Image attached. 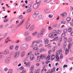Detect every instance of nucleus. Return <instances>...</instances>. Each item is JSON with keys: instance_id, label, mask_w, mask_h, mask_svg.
<instances>
[{"instance_id": "15", "label": "nucleus", "mask_w": 73, "mask_h": 73, "mask_svg": "<svg viewBox=\"0 0 73 73\" xmlns=\"http://www.w3.org/2000/svg\"><path fill=\"white\" fill-rule=\"evenodd\" d=\"M55 70H56V69L55 68H53L51 70V71L50 72V73H54V72H55Z\"/></svg>"}, {"instance_id": "17", "label": "nucleus", "mask_w": 73, "mask_h": 73, "mask_svg": "<svg viewBox=\"0 0 73 73\" xmlns=\"http://www.w3.org/2000/svg\"><path fill=\"white\" fill-rule=\"evenodd\" d=\"M38 18L39 19H44V16L42 15H40L38 16Z\"/></svg>"}, {"instance_id": "40", "label": "nucleus", "mask_w": 73, "mask_h": 73, "mask_svg": "<svg viewBox=\"0 0 73 73\" xmlns=\"http://www.w3.org/2000/svg\"><path fill=\"white\" fill-rule=\"evenodd\" d=\"M49 18H52L53 17V15L52 14H50L48 15Z\"/></svg>"}, {"instance_id": "26", "label": "nucleus", "mask_w": 73, "mask_h": 73, "mask_svg": "<svg viewBox=\"0 0 73 73\" xmlns=\"http://www.w3.org/2000/svg\"><path fill=\"white\" fill-rule=\"evenodd\" d=\"M25 55V52L23 51L22 52L21 56V57H24V56Z\"/></svg>"}, {"instance_id": "14", "label": "nucleus", "mask_w": 73, "mask_h": 73, "mask_svg": "<svg viewBox=\"0 0 73 73\" xmlns=\"http://www.w3.org/2000/svg\"><path fill=\"white\" fill-rule=\"evenodd\" d=\"M4 54H8V53H9V50H6L5 51H4Z\"/></svg>"}, {"instance_id": "12", "label": "nucleus", "mask_w": 73, "mask_h": 73, "mask_svg": "<svg viewBox=\"0 0 73 73\" xmlns=\"http://www.w3.org/2000/svg\"><path fill=\"white\" fill-rule=\"evenodd\" d=\"M35 29V26L34 25H33L31 26L29 28L30 31H33Z\"/></svg>"}, {"instance_id": "53", "label": "nucleus", "mask_w": 73, "mask_h": 73, "mask_svg": "<svg viewBox=\"0 0 73 73\" xmlns=\"http://www.w3.org/2000/svg\"><path fill=\"white\" fill-rule=\"evenodd\" d=\"M64 42H66L67 41H68V39H67V38H66L65 37L64 38Z\"/></svg>"}, {"instance_id": "19", "label": "nucleus", "mask_w": 73, "mask_h": 73, "mask_svg": "<svg viewBox=\"0 0 73 73\" xmlns=\"http://www.w3.org/2000/svg\"><path fill=\"white\" fill-rule=\"evenodd\" d=\"M58 37L57 36L53 40V41H58Z\"/></svg>"}, {"instance_id": "8", "label": "nucleus", "mask_w": 73, "mask_h": 73, "mask_svg": "<svg viewBox=\"0 0 73 73\" xmlns=\"http://www.w3.org/2000/svg\"><path fill=\"white\" fill-rule=\"evenodd\" d=\"M43 35H44V33H42L40 32V33H39L38 34L37 37L38 38H41V37L43 36Z\"/></svg>"}, {"instance_id": "54", "label": "nucleus", "mask_w": 73, "mask_h": 73, "mask_svg": "<svg viewBox=\"0 0 73 73\" xmlns=\"http://www.w3.org/2000/svg\"><path fill=\"white\" fill-rule=\"evenodd\" d=\"M48 29L49 30H52L53 29V28L51 27H48Z\"/></svg>"}, {"instance_id": "18", "label": "nucleus", "mask_w": 73, "mask_h": 73, "mask_svg": "<svg viewBox=\"0 0 73 73\" xmlns=\"http://www.w3.org/2000/svg\"><path fill=\"white\" fill-rule=\"evenodd\" d=\"M38 49V48L37 47H35L33 48V50L34 51H36V50H37Z\"/></svg>"}, {"instance_id": "39", "label": "nucleus", "mask_w": 73, "mask_h": 73, "mask_svg": "<svg viewBox=\"0 0 73 73\" xmlns=\"http://www.w3.org/2000/svg\"><path fill=\"white\" fill-rule=\"evenodd\" d=\"M52 57H54V58H51V60H52V61H53V60L55 58V56L54 55H52Z\"/></svg>"}, {"instance_id": "37", "label": "nucleus", "mask_w": 73, "mask_h": 73, "mask_svg": "<svg viewBox=\"0 0 73 73\" xmlns=\"http://www.w3.org/2000/svg\"><path fill=\"white\" fill-rule=\"evenodd\" d=\"M34 14L36 15H38L39 14V12L38 11H35L34 12Z\"/></svg>"}, {"instance_id": "4", "label": "nucleus", "mask_w": 73, "mask_h": 73, "mask_svg": "<svg viewBox=\"0 0 73 73\" xmlns=\"http://www.w3.org/2000/svg\"><path fill=\"white\" fill-rule=\"evenodd\" d=\"M39 5H40L39 3L35 4L33 5V8L35 9L38 8V7L39 6Z\"/></svg>"}, {"instance_id": "42", "label": "nucleus", "mask_w": 73, "mask_h": 73, "mask_svg": "<svg viewBox=\"0 0 73 73\" xmlns=\"http://www.w3.org/2000/svg\"><path fill=\"white\" fill-rule=\"evenodd\" d=\"M71 20V18L69 17H68L66 19L67 21H70Z\"/></svg>"}, {"instance_id": "13", "label": "nucleus", "mask_w": 73, "mask_h": 73, "mask_svg": "<svg viewBox=\"0 0 73 73\" xmlns=\"http://www.w3.org/2000/svg\"><path fill=\"white\" fill-rule=\"evenodd\" d=\"M35 58L34 55L32 54L30 56V60L31 61H33V60Z\"/></svg>"}, {"instance_id": "41", "label": "nucleus", "mask_w": 73, "mask_h": 73, "mask_svg": "<svg viewBox=\"0 0 73 73\" xmlns=\"http://www.w3.org/2000/svg\"><path fill=\"white\" fill-rule=\"evenodd\" d=\"M65 36H66V34H65V33H63L61 35V36L62 37H65Z\"/></svg>"}, {"instance_id": "29", "label": "nucleus", "mask_w": 73, "mask_h": 73, "mask_svg": "<svg viewBox=\"0 0 73 73\" xmlns=\"http://www.w3.org/2000/svg\"><path fill=\"white\" fill-rule=\"evenodd\" d=\"M9 49L10 50H12L13 48V45H10L9 47Z\"/></svg>"}, {"instance_id": "59", "label": "nucleus", "mask_w": 73, "mask_h": 73, "mask_svg": "<svg viewBox=\"0 0 73 73\" xmlns=\"http://www.w3.org/2000/svg\"><path fill=\"white\" fill-rule=\"evenodd\" d=\"M25 36H28V32H25Z\"/></svg>"}, {"instance_id": "32", "label": "nucleus", "mask_w": 73, "mask_h": 73, "mask_svg": "<svg viewBox=\"0 0 73 73\" xmlns=\"http://www.w3.org/2000/svg\"><path fill=\"white\" fill-rule=\"evenodd\" d=\"M72 31V29L71 28H70L68 29V32H71Z\"/></svg>"}, {"instance_id": "11", "label": "nucleus", "mask_w": 73, "mask_h": 73, "mask_svg": "<svg viewBox=\"0 0 73 73\" xmlns=\"http://www.w3.org/2000/svg\"><path fill=\"white\" fill-rule=\"evenodd\" d=\"M44 12L46 13H49L50 12V9H45Z\"/></svg>"}, {"instance_id": "57", "label": "nucleus", "mask_w": 73, "mask_h": 73, "mask_svg": "<svg viewBox=\"0 0 73 73\" xmlns=\"http://www.w3.org/2000/svg\"><path fill=\"white\" fill-rule=\"evenodd\" d=\"M8 35V33H5V34L3 36V37L4 38L6 36H7V35Z\"/></svg>"}, {"instance_id": "51", "label": "nucleus", "mask_w": 73, "mask_h": 73, "mask_svg": "<svg viewBox=\"0 0 73 73\" xmlns=\"http://www.w3.org/2000/svg\"><path fill=\"white\" fill-rule=\"evenodd\" d=\"M72 46V44L70 43L68 44V49H70L71 48V47H70L71 46Z\"/></svg>"}, {"instance_id": "38", "label": "nucleus", "mask_w": 73, "mask_h": 73, "mask_svg": "<svg viewBox=\"0 0 73 73\" xmlns=\"http://www.w3.org/2000/svg\"><path fill=\"white\" fill-rule=\"evenodd\" d=\"M41 0H36V2L37 3H41Z\"/></svg>"}, {"instance_id": "23", "label": "nucleus", "mask_w": 73, "mask_h": 73, "mask_svg": "<svg viewBox=\"0 0 73 73\" xmlns=\"http://www.w3.org/2000/svg\"><path fill=\"white\" fill-rule=\"evenodd\" d=\"M65 53L66 54H68L69 53V50H68V49H66V52Z\"/></svg>"}, {"instance_id": "55", "label": "nucleus", "mask_w": 73, "mask_h": 73, "mask_svg": "<svg viewBox=\"0 0 73 73\" xmlns=\"http://www.w3.org/2000/svg\"><path fill=\"white\" fill-rule=\"evenodd\" d=\"M16 32V30L14 29L12 31V33H15Z\"/></svg>"}, {"instance_id": "36", "label": "nucleus", "mask_w": 73, "mask_h": 73, "mask_svg": "<svg viewBox=\"0 0 73 73\" xmlns=\"http://www.w3.org/2000/svg\"><path fill=\"white\" fill-rule=\"evenodd\" d=\"M72 41V39L70 38H69L68 41V42H71Z\"/></svg>"}, {"instance_id": "16", "label": "nucleus", "mask_w": 73, "mask_h": 73, "mask_svg": "<svg viewBox=\"0 0 73 73\" xmlns=\"http://www.w3.org/2000/svg\"><path fill=\"white\" fill-rule=\"evenodd\" d=\"M35 56L38 55L40 54V52L38 51H36L35 52Z\"/></svg>"}, {"instance_id": "25", "label": "nucleus", "mask_w": 73, "mask_h": 73, "mask_svg": "<svg viewBox=\"0 0 73 73\" xmlns=\"http://www.w3.org/2000/svg\"><path fill=\"white\" fill-rule=\"evenodd\" d=\"M45 29H43L41 31V33H44L45 32Z\"/></svg>"}, {"instance_id": "62", "label": "nucleus", "mask_w": 73, "mask_h": 73, "mask_svg": "<svg viewBox=\"0 0 73 73\" xmlns=\"http://www.w3.org/2000/svg\"><path fill=\"white\" fill-rule=\"evenodd\" d=\"M28 28L29 27H30V26H31V23H28Z\"/></svg>"}, {"instance_id": "21", "label": "nucleus", "mask_w": 73, "mask_h": 73, "mask_svg": "<svg viewBox=\"0 0 73 73\" xmlns=\"http://www.w3.org/2000/svg\"><path fill=\"white\" fill-rule=\"evenodd\" d=\"M56 48H57V46H55L52 49V52L53 53H54L55 52V50H56Z\"/></svg>"}, {"instance_id": "60", "label": "nucleus", "mask_w": 73, "mask_h": 73, "mask_svg": "<svg viewBox=\"0 0 73 73\" xmlns=\"http://www.w3.org/2000/svg\"><path fill=\"white\" fill-rule=\"evenodd\" d=\"M36 62H38L40 61V59L39 58H38L36 60Z\"/></svg>"}, {"instance_id": "45", "label": "nucleus", "mask_w": 73, "mask_h": 73, "mask_svg": "<svg viewBox=\"0 0 73 73\" xmlns=\"http://www.w3.org/2000/svg\"><path fill=\"white\" fill-rule=\"evenodd\" d=\"M32 51H30L28 54V57H29L30 56H31V54H32Z\"/></svg>"}, {"instance_id": "34", "label": "nucleus", "mask_w": 73, "mask_h": 73, "mask_svg": "<svg viewBox=\"0 0 73 73\" xmlns=\"http://www.w3.org/2000/svg\"><path fill=\"white\" fill-rule=\"evenodd\" d=\"M52 1V0H46L44 2L45 3H50V2Z\"/></svg>"}, {"instance_id": "7", "label": "nucleus", "mask_w": 73, "mask_h": 73, "mask_svg": "<svg viewBox=\"0 0 73 73\" xmlns=\"http://www.w3.org/2000/svg\"><path fill=\"white\" fill-rule=\"evenodd\" d=\"M46 58V56L45 55H40V58H41L42 60H44Z\"/></svg>"}, {"instance_id": "27", "label": "nucleus", "mask_w": 73, "mask_h": 73, "mask_svg": "<svg viewBox=\"0 0 73 73\" xmlns=\"http://www.w3.org/2000/svg\"><path fill=\"white\" fill-rule=\"evenodd\" d=\"M50 55H49L46 58V60H50Z\"/></svg>"}, {"instance_id": "28", "label": "nucleus", "mask_w": 73, "mask_h": 73, "mask_svg": "<svg viewBox=\"0 0 73 73\" xmlns=\"http://www.w3.org/2000/svg\"><path fill=\"white\" fill-rule=\"evenodd\" d=\"M33 17L34 19H36L37 17V15H36V14H34L33 15Z\"/></svg>"}, {"instance_id": "46", "label": "nucleus", "mask_w": 73, "mask_h": 73, "mask_svg": "<svg viewBox=\"0 0 73 73\" xmlns=\"http://www.w3.org/2000/svg\"><path fill=\"white\" fill-rule=\"evenodd\" d=\"M67 31H68V30L66 29H64L63 30V32H64V33H66V32H67Z\"/></svg>"}, {"instance_id": "56", "label": "nucleus", "mask_w": 73, "mask_h": 73, "mask_svg": "<svg viewBox=\"0 0 73 73\" xmlns=\"http://www.w3.org/2000/svg\"><path fill=\"white\" fill-rule=\"evenodd\" d=\"M19 48V46H16L15 47V49L16 50H17L18 48Z\"/></svg>"}, {"instance_id": "50", "label": "nucleus", "mask_w": 73, "mask_h": 73, "mask_svg": "<svg viewBox=\"0 0 73 73\" xmlns=\"http://www.w3.org/2000/svg\"><path fill=\"white\" fill-rule=\"evenodd\" d=\"M61 24H66V22L65 21H62L61 22Z\"/></svg>"}, {"instance_id": "47", "label": "nucleus", "mask_w": 73, "mask_h": 73, "mask_svg": "<svg viewBox=\"0 0 73 73\" xmlns=\"http://www.w3.org/2000/svg\"><path fill=\"white\" fill-rule=\"evenodd\" d=\"M56 58L57 59V60H59V59H60V58H59V57L58 56V55L56 54Z\"/></svg>"}, {"instance_id": "6", "label": "nucleus", "mask_w": 73, "mask_h": 73, "mask_svg": "<svg viewBox=\"0 0 73 73\" xmlns=\"http://www.w3.org/2000/svg\"><path fill=\"white\" fill-rule=\"evenodd\" d=\"M24 19H23L22 21H21L17 25V27H21V26H22L23 24L24 23Z\"/></svg>"}, {"instance_id": "24", "label": "nucleus", "mask_w": 73, "mask_h": 73, "mask_svg": "<svg viewBox=\"0 0 73 73\" xmlns=\"http://www.w3.org/2000/svg\"><path fill=\"white\" fill-rule=\"evenodd\" d=\"M62 32V31L61 30H59L58 31H57V34L58 35H60V34Z\"/></svg>"}, {"instance_id": "20", "label": "nucleus", "mask_w": 73, "mask_h": 73, "mask_svg": "<svg viewBox=\"0 0 73 73\" xmlns=\"http://www.w3.org/2000/svg\"><path fill=\"white\" fill-rule=\"evenodd\" d=\"M37 33H38V32H35L33 33L32 34V35L33 36H36L37 35Z\"/></svg>"}, {"instance_id": "22", "label": "nucleus", "mask_w": 73, "mask_h": 73, "mask_svg": "<svg viewBox=\"0 0 73 73\" xmlns=\"http://www.w3.org/2000/svg\"><path fill=\"white\" fill-rule=\"evenodd\" d=\"M34 66H34V65H33L31 66V68H30L31 70V71H33V70H34Z\"/></svg>"}, {"instance_id": "3", "label": "nucleus", "mask_w": 73, "mask_h": 73, "mask_svg": "<svg viewBox=\"0 0 73 73\" xmlns=\"http://www.w3.org/2000/svg\"><path fill=\"white\" fill-rule=\"evenodd\" d=\"M57 35L56 34H54L52 33H50L49 35V36L50 38H54L55 36H57Z\"/></svg>"}, {"instance_id": "31", "label": "nucleus", "mask_w": 73, "mask_h": 73, "mask_svg": "<svg viewBox=\"0 0 73 73\" xmlns=\"http://www.w3.org/2000/svg\"><path fill=\"white\" fill-rule=\"evenodd\" d=\"M13 71L12 69H10L8 72V73H12Z\"/></svg>"}, {"instance_id": "2", "label": "nucleus", "mask_w": 73, "mask_h": 73, "mask_svg": "<svg viewBox=\"0 0 73 73\" xmlns=\"http://www.w3.org/2000/svg\"><path fill=\"white\" fill-rule=\"evenodd\" d=\"M19 54H20V52L19 51L16 52L15 53L14 55V58H17L19 57Z\"/></svg>"}, {"instance_id": "49", "label": "nucleus", "mask_w": 73, "mask_h": 73, "mask_svg": "<svg viewBox=\"0 0 73 73\" xmlns=\"http://www.w3.org/2000/svg\"><path fill=\"white\" fill-rule=\"evenodd\" d=\"M62 38H60L59 39V42H61V41H62Z\"/></svg>"}, {"instance_id": "58", "label": "nucleus", "mask_w": 73, "mask_h": 73, "mask_svg": "<svg viewBox=\"0 0 73 73\" xmlns=\"http://www.w3.org/2000/svg\"><path fill=\"white\" fill-rule=\"evenodd\" d=\"M24 69V68L23 66H21L19 68V69H20V70H23V69Z\"/></svg>"}, {"instance_id": "9", "label": "nucleus", "mask_w": 73, "mask_h": 73, "mask_svg": "<svg viewBox=\"0 0 73 73\" xmlns=\"http://www.w3.org/2000/svg\"><path fill=\"white\" fill-rule=\"evenodd\" d=\"M60 16L62 17H65L67 16V14L66 13H64L62 14H60Z\"/></svg>"}, {"instance_id": "35", "label": "nucleus", "mask_w": 73, "mask_h": 73, "mask_svg": "<svg viewBox=\"0 0 73 73\" xmlns=\"http://www.w3.org/2000/svg\"><path fill=\"white\" fill-rule=\"evenodd\" d=\"M5 62L6 63L8 64V63H9V60L8 59H6L5 60Z\"/></svg>"}, {"instance_id": "44", "label": "nucleus", "mask_w": 73, "mask_h": 73, "mask_svg": "<svg viewBox=\"0 0 73 73\" xmlns=\"http://www.w3.org/2000/svg\"><path fill=\"white\" fill-rule=\"evenodd\" d=\"M40 42H41V40H38L36 42V44H40Z\"/></svg>"}, {"instance_id": "33", "label": "nucleus", "mask_w": 73, "mask_h": 73, "mask_svg": "<svg viewBox=\"0 0 73 73\" xmlns=\"http://www.w3.org/2000/svg\"><path fill=\"white\" fill-rule=\"evenodd\" d=\"M23 17V16L21 15H20L18 18V19H22Z\"/></svg>"}, {"instance_id": "63", "label": "nucleus", "mask_w": 73, "mask_h": 73, "mask_svg": "<svg viewBox=\"0 0 73 73\" xmlns=\"http://www.w3.org/2000/svg\"><path fill=\"white\" fill-rule=\"evenodd\" d=\"M4 70L5 72H6V71H7L8 70V68H4Z\"/></svg>"}, {"instance_id": "61", "label": "nucleus", "mask_w": 73, "mask_h": 73, "mask_svg": "<svg viewBox=\"0 0 73 73\" xmlns=\"http://www.w3.org/2000/svg\"><path fill=\"white\" fill-rule=\"evenodd\" d=\"M31 66V62H29L28 63V67H29Z\"/></svg>"}, {"instance_id": "48", "label": "nucleus", "mask_w": 73, "mask_h": 73, "mask_svg": "<svg viewBox=\"0 0 73 73\" xmlns=\"http://www.w3.org/2000/svg\"><path fill=\"white\" fill-rule=\"evenodd\" d=\"M32 11V9H28V13H29L31 12Z\"/></svg>"}, {"instance_id": "64", "label": "nucleus", "mask_w": 73, "mask_h": 73, "mask_svg": "<svg viewBox=\"0 0 73 73\" xmlns=\"http://www.w3.org/2000/svg\"><path fill=\"white\" fill-rule=\"evenodd\" d=\"M68 67V65H64L63 66V68H67Z\"/></svg>"}, {"instance_id": "52", "label": "nucleus", "mask_w": 73, "mask_h": 73, "mask_svg": "<svg viewBox=\"0 0 73 73\" xmlns=\"http://www.w3.org/2000/svg\"><path fill=\"white\" fill-rule=\"evenodd\" d=\"M45 68V67H44L43 68V69H42V70H41V72H40V73H44V69Z\"/></svg>"}, {"instance_id": "1", "label": "nucleus", "mask_w": 73, "mask_h": 73, "mask_svg": "<svg viewBox=\"0 0 73 73\" xmlns=\"http://www.w3.org/2000/svg\"><path fill=\"white\" fill-rule=\"evenodd\" d=\"M28 48V44H22L21 46V50H24Z\"/></svg>"}, {"instance_id": "30", "label": "nucleus", "mask_w": 73, "mask_h": 73, "mask_svg": "<svg viewBox=\"0 0 73 73\" xmlns=\"http://www.w3.org/2000/svg\"><path fill=\"white\" fill-rule=\"evenodd\" d=\"M31 39H32V38H31V36H29L28 37V41H29L31 40Z\"/></svg>"}, {"instance_id": "5", "label": "nucleus", "mask_w": 73, "mask_h": 73, "mask_svg": "<svg viewBox=\"0 0 73 73\" xmlns=\"http://www.w3.org/2000/svg\"><path fill=\"white\" fill-rule=\"evenodd\" d=\"M62 53V49H60V50H58L56 52V54L58 56H59L60 54H61Z\"/></svg>"}, {"instance_id": "10", "label": "nucleus", "mask_w": 73, "mask_h": 73, "mask_svg": "<svg viewBox=\"0 0 73 73\" xmlns=\"http://www.w3.org/2000/svg\"><path fill=\"white\" fill-rule=\"evenodd\" d=\"M44 41L45 43L46 44H47L49 42V40L47 38H46L44 39Z\"/></svg>"}, {"instance_id": "43", "label": "nucleus", "mask_w": 73, "mask_h": 73, "mask_svg": "<svg viewBox=\"0 0 73 73\" xmlns=\"http://www.w3.org/2000/svg\"><path fill=\"white\" fill-rule=\"evenodd\" d=\"M40 50V52L41 53H42V52H44V48H41Z\"/></svg>"}]
</instances>
